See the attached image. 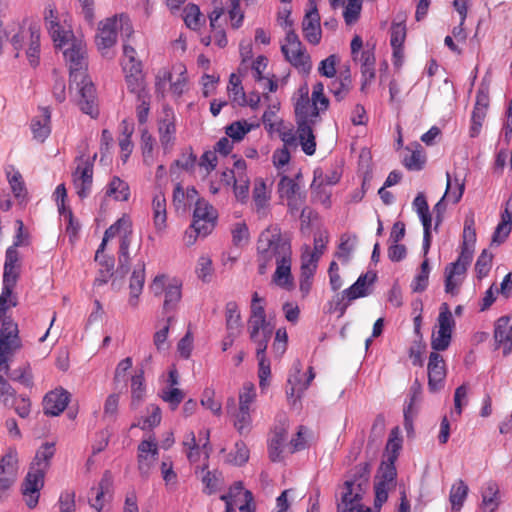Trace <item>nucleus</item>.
I'll return each instance as SVG.
<instances>
[{
    "label": "nucleus",
    "mask_w": 512,
    "mask_h": 512,
    "mask_svg": "<svg viewBox=\"0 0 512 512\" xmlns=\"http://www.w3.org/2000/svg\"><path fill=\"white\" fill-rule=\"evenodd\" d=\"M145 283V263L142 261L134 268L129 283V299L128 303L131 307L136 308L139 303V296L142 293Z\"/></svg>",
    "instance_id": "obj_31"
},
{
    "label": "nucleus",
    "mask_w": 512,
    "mask_h": 512,
    "mask_svg": "<svg viewBox=\"0 0 512 512\" xmlns=\"http://www.w3.org/2000/svg\"><path fill=\"white\" fill-rule=\"evenodd\" d=\"M131 227L132 224L129 217L123 216L105 231L104 236H106V239L114 238L119 234L126 236L131 233Z\"/></svg>",
    "instance_id": "obj_56"
},
{
    "label": "nucleus",
    "mask_w": 512,
    "mask_h": 512,
    "mask_svg": "<svg viewBox=\"0 0 512 512\" xmlns=\"http://www.w3.org/2000/svg\"><path fill=\"white\" fill-rule=\"evenodd\" d=\"M183 20L186 26L192 30H199L205 23V19L198 5L189 3L183 10Z\"/></svg>",
    "instance_id": "obj_47"
},
{
    "label": "nucleus",
    "mask_w": 512,
    "mask_h": 512,
    "mask_svg": "<svg viewBox=\"0 0 512 512\" xmlns=\"http://www.w3.org/2000/svg\"><path fill=\"white\" fill-rule=\"evenodd\" d=\"M105 194L116 201H127L130 197V188L124 180L114 176L108 183Z\"/></svg>",
    "instance_id": "obj_40"
},
{
    "label": "nucleus",
    "mask_w": 512,
    "mask_h": 512,
    "mask_svg": "<svg viewBox=\"0 0 512 512\" xmlns=\"http://www.w3.org/2000/svg\"><path fill=\"white\" fill-rule=\"evenodd\" d=\"M70 394L64 389H56L47 393L43 399V410L46 415L58 416L67 407Z\"/></svg>",
    "instance_id": "obj_25"
},
{
    "label": "nucleus",
    "mask_w": 512,
    "mask_h": 512,
    "mask_svg": "<svg viewBox=\"0 0 512 512\" xmlns=\"http://www.w3.org/2000/svg\"><path fill=\"white\" fill-rule=\"evenodd\" d=\"M50 121L51 113L47 107L41 108L40 115L31 120V131L36 140L43 142L50 135Z\"/></svg>",
    "instance_id": "obj_34"
},
{
    "label": "nucleus",
    "mask_w": 512,
    "mask_h": 512,
    "mask_svg": "<svg viewBox=\"0 0 512 512\" xmlns=\"http://www.w3.org/2000/svg\"><path fill=\"white\" fill-rule=\"evenodd\" d=\"M494 339L497 348L503 349V355L507 356L512 352V323L507 316L500 317L494 328Z\"/></svg>",
    "instance_id": "obj_27"
},
{
    "label": "nucleus",
    "mask_w": 512,
    "mask_h": 512,
    "mask_svg": "<svg viewBox=\"0 0 512 512\" xmlns=\"http://www.w3.org/2000/svg\"><path fill=\"white\" fill-rule=\"evenodd\" d=\"M354 481H346V492L342 495L341 503L338 504V512H371L369 507L364 508L360 503L361 495L353 492Z\"/></svg>",
    "instance_id": "obj_29"
},
{
    "label": "nucleus",
    "mask_w": 512,
    "mask_h": 512,
    "mask_svg": "<svg viewBox=\"0 0 512 512\" xmlns=\"http://www.w3.org/2000/svg\"><path fill=\"white\" fill-rule=\"evenodd\" d=\"M396 456H389L388 461L384 462L380 467V475L379 480L376 482L378 484H384L388 487H393L395 484L397 471L395 467Z\"/></svg>",
    "instance_id": "obj_48"
},
{
    "label": "nucleus",
    "mask_w": 512,
    "mask_h": 512,
    "mask_svg": "<svg viewBox=\"0 0 512 512\" xmlns=\"http://www.w3.org/2000/svg\"><path fill=\"white\" fill-rule=\"evenodd\" d=\"M249 459V450L243 441L235 443L234 450L229 454V461L237 466H242Z\"/></svg>",
    "instance_id": "obj_64"
},
{
    "label": "nucleus",
    "mask_w": 512,
    "mask_h": 512,
    "mask_svg": "<svg viewBox=\"0 0 512 512\" xmlns=\"http://www.w3.org/2000/svg\"><path fill=\"white\" fill-rule=\"evenodd\" d=\"M469 488L463 480H458L451 487L449 494V501L451 509L454 512H459L467 498Z\"/></svg>",
    "instance_id": "obj_45"
},
{
    "label": "nucleus",
    "mask_w": 512,
    "mask_h": 512,
    "mask_svg": "<svg viewBox=\"0 0 512 512\" xmlns=\"http://www.w3.org/2000/svg\"><path fill=\"white\" fill-rule=\"evenodd\" d=\"M152 216L155 230L163 232L167 227V203L163 192H157L152 199Z\"/></svg>",
    "instance_id": "obj_32"
},
{
    "label": "nucleus",
    "mask_w": 512,
    "mask_h": 512,
    "mask_svg": "<svg viewBox=\"0 0 512 512\" xmlns=\"http://www.w3.org/2000/svg\"><path fill=\"white\" fill-rule=\"evenodd\" d=\"M22 245L20 235L12 246L8 247L5 254L3 286L15 288L20 276V259L17 247Z\"/></svg>",
    "instance_id": "obj_19"
},
{
    "label": "nucleus",
    "mask_w": 512,
    "mask_h": 512,
    "mask_svg": "<svg viewBox=\"0 0 512 512\" xmlns=\"http://www.w3.org/2000/svg\"><path fill=\"white\" fill-rule=\"evenodd\" d=\"M256 346V358L258 360L259 387L265 390L269 386L271 376L270 360L266 356L269 341L253 342Z\"/></svg>",
    "instance_id": "obj_28"
},
{
    "label": "nucleus",
    "mask_w": 512,
    "mask_h": 512,
    "mask_svg": "<svg viewBox=\"0 0 512 512\" xmlns=\"http://www.w3.org/2000/svg\"><path fill=\"white\" fill-rule=\"evenodd\" d=\"M112 485L111 475L106 471L97 487H92L89 492V504L95 512H101L104 507V496Z\"/></svg>",
    "instance_id": "obj_33"
},
{
    "label": "nucleus",
    "mask_w": 512,
    "mask_h": 512,
    "mask_svg": "<svg viewBox=\"0 0 512 512\" xmlns=\"http://www.w3.org/2000/svg\"><path fill=\"white\" fill-rule=\"evenodd\" d=\"M287 435L288 427L284 423L275 426L272 430L268 444L269 457L272 462H280L283 460V453L288 446V444H286Z\"/></svg>",
    "instance_id": "obj_24"
},
{
    "label": "nucleus",
    "mask_w": 512,
    "mask_h": 512,
    "mask_svg": "<svg viewBox=\"0 0 512 512\" xmlns=\"http://www.w3.org/2000/svg\"><path fill=\"white\" fill-rule=\"evenodd\" d=\"M264 299L254 292L251 300V314L248 320V332L252 342L270 341L273 326L267 321Z\"/></svg>",
    "instance_id": "obj_5"
},
{
    "label": "nucleus",
    "mask_w": 512,
    "mask_h": 512,
    "mask_svg": "<svg viewBox=\"0 0 512 512\" xmlns=\"http://www.w3.org/2000/svg\"><path fill=\"white\" fill-rule=\"evenodd\" d=\"M40 30V27L37 23H29L27 26L24 24L19 28V31L14 34L11 38V44L15 49V57H19V52L23 48L24 45L31 42V31Z\"/></svg>",
    "instance_id": "obj_42"
},
{
    "label": "nucleus",
    "mask_w": 512,
    "mask_h": 512,
    "mask_svg": "<svg viewBox=\"0 0 512 512\" xmlns=\"http://www.w3.org/2000/svg\"><path fill=\"white\" fill-rule=\"evenodd\" d=\"M145 384H144V372L140 370L131 378V404L138 405L144 398L145 395Z\"/></svg>",
    "instance_id": "obj_51"
},
{
    "label": "nucleus",
    "mask_w": 512,
    "mask_h": 512,
    "mask_svg": "<svg viewBox=\"0 0 512 512\" xmlns=\"http://www.w3.org/2000/svg\"><path fill=\"white\" fill-rule=\"evenodd\" d=\"M311 102L313 107L316 108L317 114L321 111H325L329 106V99L324 95V85L321 82L316 83L313 86Z\"/></svg>",
    "instance_id": "obj_57"
},
{
    "label": "nucleus",
    "mask_w": 512,
    "mask_h": 512,
    "mask_svg": "<svg viewBox=\"0 0 512 512\" xmlns=\"http://www.w3.org/2000/svg\"><path fill=\"white\" fill-rule=\"evenodd\" d=\"M197 157L191 149L183 152L181 156L170 166V173L174 174L175 169L179 168L185 171H192L196 165Z\"/></svg>",
    "instance_id": "obj_55"
},
{
    "label": "nucleus",
    "mask_w": 512,
    "mask_h": 512,
    "mask_svg": "<svg viewBox=\"0 0 512 512\" xmlns=\"http://www.w3.org/2000/svg\"><path fill=\"white\" fill-rule=\"evenodd\" d=\"M406 38V26L404 23H393L391 26L390 43L394 50V56L400 57L402 54L403 44Z\"/></svg>",
    "instance_id": "obj_50"
},
{
    "label": "nucleus",
    "mask_w": 512,
    "mask_h": 512,
    "mask_svg": "<svg viewBox=\"0 0 512 512\" xmlns=\"http://www.w3.org/2000/svg\"><path fill=\"white\" fill-rule=\"evenodd\" d=\"M159 455L155 439L143 440L137 448V464L140 475L148 478L157 462Z\"/></svg>",
    "instance_id": "obj_16"
},
{
    "label": "nucleus",
    "mask_w": 512,
    "mask_h": 512,
    "mask_svg": "<svg viewBox=\"0 0 512 512\" xmlns=\"http://www.w3.org/2000/svg\"><path fill=\"white\" fill-rule=\"evenodd\" d=\"M31 42H29L28 49L26 51L29 63L32 66L39 64V52H40V30L31 31Z\"/></svg>",
    "instance_id": "obj_60"
},
{
    "label": "nucleus",
    "mask_w": 512,
    "mask_h": 512,
    "mask_svg": "<svg viewBox=\"0 0 512 512\" xmlns=\"http://www.w3.org/2000/svg\"><path fill=\"white\" fill-rule=\"evenodd\" d=\"M173 70L178 73L176 79H173L172 73L166 69H162L156 76V90L161 93L162 96L165 92L166 83H170V91L176 95L181 96L187 84L186 68L184 65L179 64L173 67Z\"/></svg>",
    "instance_id": "obj_15"
},
{
    "label": "nucleus",
    "mask_w": 512,
    "mask_h": 512,
    "mask_svg": "<svg viewBox=\"0 0 512 512\" xmlns=\"http://www.w3.org/2000/svg\"><path fill=\"white\" fill-rule=\"evenodd\" d=\"M204 493L211 495L218 491L222 484V474L218 471H207L202 477Z\"/></svg>",
    "instance_id": "obj_58"
},
{
    "label": "nucleus",
    "mask_w": 512,
    "mask_h": 512,
    "mask_svg": "<svg viewBox=\"0 0 512 512\" xmlns=\"http://www.w3.org/2000/svg\"><path fill=\"white\" fill-rule=\"evenodd\" d=\"M9 377L12 381L18 382L26 388H32L34 386V377L30 366H23L15 369L13 372H9Z\"/></svg>",
    "instance_id": "obj_53"
},
{
    "label": "nucleus",
    "mask_w": 512,
    "mask_h": 512,
    "mask_svg": "<svg viewBox=\"0 0 512 512\" xmlns=\"http://www.w3.org/2000/svg\"><path fill=\"white\" fill-rule=\"evenodd\" d=\"M428 388L431 392H437L444 387L447 375L446 362L438 352H431L427 364Z\"/></svg>",
    "instance_id": "obj_20"
},
{
    "label": "nucleus",
    "mask_w": 512,
    "mask_h": 512,
    "mask_svg": "<svg viewBox=\"0 0 512 512\" xmlns=\"http://www.w3.org/2000/svg\"><path fill=\"white\" fill-rule=\"evenodd\" d=\"M226 329L232 334H240L242 323L239 307L235 301H230L225 306Z\"/></svg>",
    "instance_id": "obj_43"
},
{
    "label": "nucleus",
    "mask_w": 512,
    "mask_h": 512,
    "mask_svg": "<svg viewBox=\"0 0 512 512\" xmlns=\"http://www.w3.org/2000/svg\"><path fill=\"white\" fill-rule=\"evenodd\" d=\"M63 51L64 58L69 66L70 81H78L87 75V51L81 40L70 41Z\"/></svg>",
    "instance_id": "obj_10"
},
{
    "label": "nucleus",
    "mask_w": 512,
    "mask_h": 512,
    "mask_svg": "<svg viewBox=\"0 0 512 512\" xmlns=\"http://www.w3.org/2000/svg\"><path fill=\"white\" fill-rule=\"evenodd\" d=\"M256 262L258 273L261 275L265 274L273 265H276L272 277L273 283L285 289L292 287L291 241L282 234L278 225H269L260 233L257 240Z\"/></svg>",
    "instance_id": "obj_1"
},
{
    "label": "nucleus",
    "mask_w": 512,
    "mask_h": 512,
    "mask_svg": "<svg viewBox=\"0 0 512 512\" xmlns=\"http://www.w3.org/2000/svg\"><path fill=\"white\" fill-rule=\"evenodd\" d=\"M480 509L482 512H495L499 506V488L495 482H488L481 491Z\"/></svg>",
    "instance_id": "obj_37"
},
{
    "label": "nucleus",
    "mask_w": 512,
    "mask_h": 512,
    "mask_svg": "<svg viewBox=\"0 0 512 512\" xmlns=\"http://www.w3.org/2000/svg\"><path fill=\"white\" fill-rule=\"evenodd\" d=\"M96 154L92 157L81 156L76 159L77 166L72 172V182L77 195L84 199L91 193L93 185L94 161Z\"/></svg>",
    "instance_id": "obj_11"
},
{
    "label": "nucleus",
    "mask_w": 512,
    "mask_h": 512,
    "mask_svg": "<svg viewBox=\"0 0 512 512\" xmlns=\"http://www.w3.org/2000/svg\"><path fill=\"white\" fill-rule=\"evenodd\" d=\"M446 178L447 183L444 197H447L448 201L456 204L461 200L463 196L465 190V181L464 179H460L457 176L452 179L449 172L446 173Z\"/></svg>",
    "instance_id": "obj_44"
},
{
    "label": "nucleus",
    "mask_w": 512,
    "mask_h": 512,
    "mask_svg": "<svg viewBox=\"0 0 512 512\" xmlns=\"http://www.w3.org/2000/svg\"><path fill=\"white\" fill-rule=\"evenodd\" d=\"M300 178V173L297 174L295 178L282 175L277 185V192L279 198L286 202L290 214L294 215L301 210V216H303L305 212L306 193L298 182Z\"/></svg>",
    "instance_id": "obj_6"
},
{
    "label": "nucleus",
    "mask_w": 512,
    "mask_h": 512,
    "mask_svg": "<svg viewBox=\"0 0 512 512\" xmlns=\"http://www.w3.org/2000/svg\"><path fill=\"white\" fill-rule=\"evenodd\" d=\"M182 298L181 284L176 280L169 283L164 293L163 312L168 314L175 312Z\"/></svg>",
    "instance_id": "obj_38"
},
{
    "label": "nucleus",
    "mask_w": 512,
    "mask_h": 512,
    "mask_svg": "<svg viewBox=\"0 0 512 512\" xmlns=\"http://www.w3.org/2000/svg\"><path fill=\"white\" fill-rule=\"evenodd\" d=\"M256 387L252 382H245L239 390V408L251 410V406L256 401Z\"/></svg>",
    "instance_id": "obj_52"
},
{
    "label": "nucleus",
    "mask_w": 512,
    "mask_h": 512,
    "mask_svg": "<svg viewBox=\"0 0 512 512\" xmlns=\"http://www.w3.org/2000/svg\"><path fill=\"white\" fill-rule=\"evenodd\" d=\"M455 321L447 303H442L437 318V330L432 333L431 347L433 352L446 350L452 339Z\"/></svg>",
    "instance_id": "obj_9"
},
{
    "label": "nucleus",
    "mask_w": 512,
    "mask_h": 512,
    "mask_svg": "<svg viewBox=\"0 0 512 512\" xmlns=\"http://www.w3.org/2000/svg\"><path fill=\"white\" fill-rule=\"evenodd\" d=\"M201 405L206 409H209L214 415H221L222 404L219 400L215 399V391L210 388H206L202 394Z\"/></svg>",
    "instance_id": "obj_63"
},
{
    "label": "nucleus",
    "mask_w": 512,
    "mask_h": 512,
    "mask_svg": "<svg viewBox=\"0 0 512 512\" xmlns=\"http://www.w3.org/2000/svg\"><path fill=\"white\" fill-rule=\"evenodd\" d=\"M44 20L46 28L56 47L64 48L70 41L75 39L70 27L59 21L58 13L54 5L49 4L45 8Z\"/></svg>",
    "instance_id": "obj_12"
},
{
    "label": "nucleus",
    "mask_w": 512,
    "mask_h": 512,
    "mask_svg": "<svg viewBox=\"0 0 512 512\" xmlns=\"http://www.w3.org/2000/svg\"><path fill=\"white\" fill-rule=\"evenodd\" d=\"M56 452L55 443L45 442L36 451L34 460L22 483V494L26 505L33 509L37 506L40 490L44 486V477Z\"/></svg>",
    "instance_id": "obj_3"
},
{
    "label": "nucleus",
    "mask_w": 512,
    "mask_h": 512,
    "mask_svg": "<svg viewBox=\"0 0 512 512\" xmlns=\"http://www.w3.org/2000/svg\"><path fill=\"white\" fill-rule=\"evenodd\" d=\"M159 141L164 151H170L176 141V115L172 108L163 107L158 120Z\"/></svg>",
    "instance_id": "obj_18"
},
{
    "label": "nucleus",
    "mask_w": 512,
    "mask_h": 512,
    "mask_svg": "<svg viewBox=\"0 0 512 512\" xmlns=\"http://www.w3.org/2000/svg\"><path fill=\"white\" fill-rule=\"evenodd\" d=\"M308 372L309 375L305 382H301L299 380L300 370H297L295 375L289 377L288 385L290 387L286 390L288 398H293L295 394H297V397H301V394L309 387L315 377V374L312 367L309 368Z\"/></svg>",
    "instance_id": "obj_46"
},
{
    "label": "nucleus",
    "mask_w": 512,
    "mask_h": 512,
    "mask_svg": "<svg viewBox=\"0 0 512 512\" xmlns=\"http://www.w3.org/2000/svg\"><path fill=\"white\" fill-rule=\"evenodd\" d=\"M297 122L316 121L318 114L309 98V88L304 84L298 89V98L294 105Z\"/></svg>",
    "instance_id": "obj_23"
},
{
    "label": "nucleus",
    "mask_w": 512,
    "mask_h": 512,
    "mask_svg": "<svg viewBox=\"0 0 512 512\" xmlns=\"http://www.w3.org/2000/svg\"><path fill=\"white\" fill-rule=\"evenodd\" d=\"M375 278V274H363L356 280V282L353 285L345 289L343 294L350 301L357 299L359 297H364L366 295L367 284L373 283Z\"/></svg>",
    "instance_id": "obj_41"
},
{
    "label": "nucleus",
    "mask_w": 512,
    "mask_h": 512,
    "mask_svg": "<svg viewBox=\"0 0 512 512\" xmlns=\"http://www.w3.org/2000/svg\"><path fill=\"white\" fill-rule=\"evenodd\" d=\"M20 347L17 324L4 321L0 333V403L4 407L13 408L21 418L31 413V400L27 395H17L7 376L10 372V357Z\"/></svg>",
    "instance_id": "obj_2"
},
{
    "label": "nucleus",
    "mask_w": 512,
    "mask_h": 512,
    "mask_svg": "<svg viewBox=\"0 0 512 512\" xmlns=\"http://www.w3.org/2000/svg\"><path fill=\"white\" fill-rule=\"evenodd\" d=\"M123 69L124 71H136V72H142V65L139 60L136 59V50L134 47L128 44H124L123 47Z\"/></svg>",
    "instance_id": "obj_54"
},
{
    "label": "nucleus",
    "mask_w": 512,
    "mask_h": 512,
    "mask_svg": "<svg viewBox=\"0 0 512 512\" xmlns=\"http://www.w3.org/2000/svg\"><path fill=\"white\" fill-rule=\"evenodd\" d=\"M315 121L297 122V134L303 152L306 155H313L316 151V141L312 126Z\"/></svg>",
    "instance_id": "obj_36"
},
{
    "label": "nucleus",
    "mask_w": 512,
    "mask_h": 512,
    "mask_svg": "<svg viewBox=\"0 0 512 512\" xmlns=\"http://www.w3.org/2000/svg\"><path fill=\"white\" fill-rule=\"evenodd\" d=\"M352 80L350 75L332 82L330 91L337 101H342L350 92Z\"/></svg>",
    "instance_id": "obj_61"
},
{
    "label": "nucleus",
    "mask_w": 512,
    "mask_h": 512,
    "mask_svg": "<svg viewBox=\"0 0 512 512\" xmlns=\"http://www.w3.org/2000/svg\"><path fill=\"white\" fill-rule=\"evenodd\" d=\"M472 250L466 242L462 244V250L455 262L450 263L445 268V292L452 296L457 295L461 286L467 268L472 261Z\"/></svg>",
    "instance_id": "obj_7"
},
{
    "label": "nucleus",
    "mask_w": 512,
    "mask_h": 512,
    "mask_svg": "<svg viewBox=\"0 0 512 512\" xmlns=\"http://www.w3.org/2000/svg\"><path fill=\"white\" fill-rule=\"evenodd\" d=\"M512 229V195L507 199L503 212L501 213V220L496 226L492 236V244L500 245L509 236Z\"/></svg>",
    "instance_id": "obj_30"
},
{
    "label": "nucleus",
    "mask_w": 512,
    "mask_h": 512,
    "mask_svg": "<svg viewBox=\"0 0 512 512\" xmlns=\"http://www.w3.org/2000/svg\"><path fill=\"white\" fill-rule=\"evenodd\" d=\"M284 30L285 38L281 43V52L285 60L300 74H310L312 70L311 56L294 30L293 21L289 19V12L287 13Z\"/></svg>",
    "instance_id": "obj_4"
},
{
    "label": "nucleus",
    "mask_w": 512,
    "mask_h": 512,
    "mask_svg": "<svg viewBox=\"0 0 512 512\" xmlns=\"http://www.w3.org/2000/svg\"><path fill=\"white\" fill-rule=\"evenodd\" d=\"M119 28L127 37L132 34V26L127 16L120 15L119 18L114 16L101 21L96 35L98 48L107 49L112 47L117 41V31Z\"/></svg>",
    "instance_id": "obj_8"
},
{
    "label": "nucleus",
    "mask_w": 512,
    "mask_h": 512,
    "mask_svg": "<svg viewBox=\"0 0 512 512\" xmlns=\"http://www.w3.org/2000/svg\"><path fill=\"white\" fill-rule=\"evenodd\" d=\"M315 121L297 122V134L303 152L306 155H313L316 151V141L312 126Z\"/></svg>",
    "instance_id": "obj_35"
},
{
    "label": "nucleus",
    "mask_w": 512,
    "mask_h": 512,
    "mask_svg": "<svg viewBox=\"0 0 512 512\" xmlns=\"http://www.w3.org/2000/svg\"><path fill=\"white\" fill-rule=\"evenodd\" d=\"M430 267L427 258L421 264L420 271L412 282V289L414 292H422L428 286Z\"/></svg>",
    "instance_id": "obj_59"
},
{
    "label": "nucleus",
    "mask_w": 512,
    "mask_h": 512,
    "mask_svg": "<svg viewBox=\"0 0 512 512\" xmlns=\"http://www.w3.org/2000/svg\"><path fill=\"white\" fill-rule=\"evenodd\" d=\"M301 26L303 37L309 44L315 46L321 42V18L314 1H310V8L305 12Z\"/></svg>",
    "instance_id": "obj_17"
},
{
    "label": "nucleus",
    "mask_w": 512,
    "mask_h": 512,
    "mask_svg": "<svg viewBox=\"0 0 512 512\" xmlns=\"http://www.w3.org/2000/svg\"><path fill=\"white\" fill-rule=\"evenodd\" d=\"M18 476V457L16 450L10 449L0 458V493L10 489Z\"/></svg>",
    "instance_id": "obj_21"
},
{
    "label": "nucleus",
    "mask_w": 512,
    "mask_h": 512,
    "mask_svg": "<svg viewBox=\"0 0 512 512\" xmlns=\"http://www.w3.org/2000/svg\"><path fill=\"white\" fill-rule=\"evenodd\" d=\"M14 288L2 286V291L0 294V320L2 324L4 321H11L10 318L6 317V312L10 307H15L17 305V298L13 294ZM3 328L1 329V331Z\"/></svg>",
    "instance_id": "obj_49"
},
{
    "label": "nucleus",
    "mask_w": 512,
    "mask_h": 512,
    "mask_svg": "<svg viewBox=\"0 0 512 512\" xmlns=\"http://www.w3.org/2000/svg\"><path fill=\"white\" fill-rule=\"evenodd\" d=\"M253 205L259 218H266L269 214L271 190L263 178H256L252 190Z\"/></svg>",
    "instance_id": "obj_22"
},
{
    "label": "nucleus",
    "mask_w": 512,
    "mask_h": 512,
    "mask_svg": "<svg viewBox=\"0 0 512 512\" xmlns=\"http://www.w3.org/2000/svg\"><path fill=\"white\" fill-rule=\"evenodd\" d=\"M224 176L233 179V191L236 199L241 203L247 202L249 198L250 179L248 176H235L234 170L224 171Z\"/></svg>",
    "instance_id": "obj_39"
},
{
    "label": "nucleus",
    "mask_w": 512,
    "mask_h": 512,
    "mask_svg": "<svg viewBox=\"0 0 512 512\" xmlns=\"http://www.w3.org/2000/svg\"><path fill=\"white\" fill-rule=\"evenodd\" d=\"M75 85L79 92L78 105L81 111L91 117L98 115L96 103V90L88 75L79 78L78 81H70V87Z\"/></svg>",
    "instance_id": "obj_14"
},
{
    "label": "nucleus",
    "mask_w": 512,
    "mask_h": 512,
    "mask_svg": "<svg viewBox=\"0 0 512 512\" xmlns=\"http://www.w3.org/2000/svg\"><path fill=\"white\" fill-rule=\"evenodd\" d=\"M217 220V212L208 202L202 199L196 200L191 228L203 237L212 232Z\"/></svg>",
    "instance_id": "obj_13"
},
{
    "label": "nucleus",
    "mask_w": 512,
    "mask_h": 512,
    "mask_svg": "<svg viewBox=\"0 0 512 512\" xmlns=\"http://www.w3.org/2000/svg\"><path fill=\"white\" fill-rule=\"evenodd\" d=\"M227 413L233 419L235 429L241 434H248L252 428L251 410L235 406V399L229 398L226 405Z\"/></svg>",
    "instance_id": "obj_26"
},
{
    "label": "nucleus",
    "mask_w": 512,
    "mask_h": 512,
    "mask_svg": "<svg viewBox=\"0 0 512 512\" xmlns=\"http://www.w3.org/2000/svg\"><path fill=\"white\" fill-rule=\"evenodd\" d=\"M147 411L149 415L136 425L142 430L152 429L161 422V409L158 406L152 404L147 408Z\"/></svg>",
    "instance_id": "obj_62"
}]
</instances>
